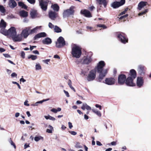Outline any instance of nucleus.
<instances>
[{
    "label": "nucleus",
    "instance_id": "obj_29",
    "mask_svg": "<svg viewBox=\"0 0 151 151\" xmlns=\"http://www.w3.org/2000/svg\"><path fill=\"white\" fill-rule=\"evenodd\" d=\"M30 15L32 18H34L37 16V11L32 10L30 12Z\"/></svg>",
    "mask_w": 151,
    "mask_h": 151
},
{
    "label": "nucleus",
    "instance_id": "obj_7",
    "mask_svg": "<svg viewBox=\"0 0 151 151\" xmlns=\"http://www.w3.org/2000/svg\"><path fill=\"white\" fill-rule=\"evenodd\" d=\"M39 4L41 8L44 11H46L47 9L48 4L49 3L48 0H40Z\"/></svg>",
    "mask_w": 151,
    "mask_h": 151
},
{
    "label": "nucleus",
    "instance_id": "obj_58",
    "mask_svg": "<svg viewBox=\"0 0 151 151\" xmlns=\"http://www.w3.org/2000/svg\"><path fill=\"white\" fill-rule=\"evenodd\" d=\"M95 106L96 108H99L100 110L101 109V106L100 105H99L98 104H96L95 105Z\"/></svg>",
    "mask_w": 151,
    "mask_h": 151
},
{
    "label": "nucleus",
    "instance_id": "obj_38",
    "mask_svg": "<svg viewBox=\"0 0 151 151\" xmlns=\"http://www.w3.org/2000/svg\"><path fill=\"white\" fill-rule=\"evenodd\" d=\"M37 58V56L33 55H31L28 57V58H31L32 60H36Z\"/></svg>",
    "mask_w": 151,
    "mask_h": 151
},
{
    "label": "nucleus",
    "instance_id": "obj_15",
    "mask_svg": "<svg viewBox=\"0 0 151 151\" xmlns=\"http://www.w3.org/2000/svg\"><path fill=\"white\" fill-rule=\"evenodd\" d=\"M107 70L106 69L103 70V68L102 72L101 73H100L99 76V80L100 82H101L103 78L105 76L107 73Z\"/></svg>",
    "mask_w": 151,
    "mask_h": 151
},
{
    "label": "nucleus",
    "instance_id": "obj_39",
    "mask_svg": "<svg viewBox=\"0 0 151 151\" xmlns=\"http://www.w3.org/2000/svg\"><path fill=\"white\" fill-rule=\"evenodd\" d=\"M49 129H47L46 132H52L53 129V127L50 125H49Z\"/></svg>",
    "mask_w": 151,
    "mask_h": 151
},
{
    "label": "nucleus",
    "instance_id": "obj_46",
    "mask_svg": "<svg viewBox=\"0 0 151 151\" xmlns=\"http://www.w3.org/2000/svg\"><path fill=\"white\" fill-rule=\"evenodd\" d=\"M48 26L49 28L52 29L54 28V26L52 24L51 22H49L48 24Z\"/></svg>",
    "mask_w": 151,
    "mask_h": 151
},
{
    "label": "nucleus",
    "instance_id": "obj_1",
    "mask_svg": "<svg viewBox=\"0 0 151 151\" xmlns=\"http://www.w3.org/2000/svg\"><path fill=\"white\" fill-rule=\"evenodd\" d=\"M105 63L104 61H101L97 64V66L94 69L91 70L87 77V80L89 81L93 80L96 77V71L98 73H101L102 70V68L105 66Z\"/></svg>",
    "mask_w": 151,
    "mask_h": 151
},
{
    "label": "nucleus",
    "instance_id": "obj_40",
    "mask_svg": "<svg viewBox=\"0 0 151 151\" xmlns=\"http://www.w3.org/2000/svg\"><path fill=\"white\" fill-rule=\"evenodd\" d=\"M35 68L36 70H37L41 69L42 68L39 64H37L35 65Z\"/></svg>",
    "mask_w": 151,
    "mask_h": 151
},
{
    "label": "nucleus",
    "instance_id": "obj_17",
    "mask_svg": "<svg viewBox=\"0 0 151 151\" xmlns=\"http://www.w3.org/2000/svg\"><path fill=\"white\" fill-rule=\"evenodd\" d=\"M48 14L49 18L52 20H55L57 17V14L52 11H50Z\"/></svg>",
    "mask_w": 151,
    "mask_h": 151
},
{
    "label": "nucleus",
    "instance_id": "obj_57",
    "mask_svg": "<svg viewBox=\"0 0 151 151\" xmlns=\"http://www.w3.org/2000/svg\"><path fill=\"white\" fill-rule=\"evenodd\" d=\"M86 109L88 110H90L91 109V107H90V106H88L87 105V106H86Z\"/></svg>",
    "mask_w": 151,
    "mask_h": 151
},
{
    "label": "nucleus",
    "instance_id": "obj_53",
    "mask_svg": "<svg viewBox=\"0 0 151 151\" xmlns=\"http://www.w3.org/2000/svg\"><path fill=\"white\" fill-rule=\"evenodd\" d=\"M63 91L65 93V95L68 97H70V95H69V93L68 92L65 90Z\"/></svg>",
    "mask_w": 151,
    "mask_h": 151
},
{
    "label": "nucleus",
    "instance_id": "obj_59",
    "mask_svg": "<svg viewBox=\"0 0 151 151\" xmlns=\"http://www.w3.org/2000/svg\"><path fill=\"white\" fill-rule=\"evenodd\" d=\"M32 52L35 54H38V55H39V52H38V51L37 50H34L32 51Z\"/></svg>",
    "mask_w": 151,
    "mask_h": 151
},
{
    "label": "nucleus",
    "instance_id": "obj_62",
    "mask_svg": "<svg viewBox=\"0 0 151 151\" xmlns=\"http://www.w3.org/2000/svg\"><path fill=\"white\" fill-rule=\"evenodd\" d=\"M96 144L97 145L99 146H101L102 145V144L99 141H97L96 142Z\"/></svg>",
    "mask_w": 151,
    "mask_h": 151
},
{
    "label": "nucleus",
    "instance_id": "obj_48",
    "mask_svg": "<svg viewBox=\"0 0 151 151\" xmlns=\"http://www.w3.org/2000/svg\"><path fill=\"white\" fill-rule=\"evenodd\" d=\"M27 1L31 4H34L35 2V0H27Z\"/></svg>",
    "mask_w": 151,
    "mask_h": 151
},
{
    "label": "nucleus",
    "instance_id": "obj_35",
    "mask_svg": "<svg viewBox=\"0 0 151 151\" xmlns=\"http://www.w3.org/2000/svg\"><path fill=\"white\" fill-rule=\"evenodd\" d=\"M54 30L55 32L57 33L61 32L62 31L61 29L57 26H55Z\"/></svg>",
    "mask_w": 151,
    "mask_h": 151
},
{
    "label": "nucleus",
    "instance_id": "obj_31",
    "mask_svg": "<svg viewBox=\"0 0 151 151\" xmlns=\"http://www.w3.org/2000/svg\"><path fill=\"white\" fill-rule=\"evenodd\" d=\"M92 110L93 112L95 113L99 116L100 117L101 116V114L100 111L97 110L96 109H92Z\"/></svg>",
    "mask_w": 151,
    "mask_h": 151
},
{
    "label": "nucleus",
    "instance_id": "obj_5",
    "mask_svg": "<svg viewBox=\"0 0 151 151\" xmlns=\"http://www.w3.org/2000/svg\"><path fill=\"white\" fill-rule=\"evenodd\" d=\"M117 37L119 40L122 43L125 44L128 42V39L126 37L125 34L123 33H118L117 35Z\"/></svg>",
    "mask_w": 151,
    "mask_h": 151
},
{
    "label": "nucleus",
    "instance_id": "obj_37",
    "mask_svg": "<svg viewBox=\"0 0 151 151\" xmlns=\"http://www.w3.org/2000/svg\"><path fill=\"white\" fill-rule=\"evenodd\" d=\"M0 11L2 13H4L5 12V9L4 7L0 5Z\"/></svg>",
    "mask_w": 151,
    "mask_h": 151
},
{
    "label": "nucleus",
    "instance_id": "obj_54",
    "mask_svg": "<svg viewBox=\"0 0 151 151\" xmlns=\"http://www.w3.org/2000/svg\"><path fill=\"white\" fill-rule=\"evenodd\" d=\"M25 54L24 52L22 51L21 53V56L23 58H25Z\"/></svg>",
    "mask_w": 151,
    "mask_h": 151
},
{
    "label": "nucleus",
    "instance_id": "obj_10",
    "mask_svg": "<svg viewBox=\"0 0 151 151\" xmlns=\"http://www.w3.org/2000/svg\"><path fill=\"white\" fill-rule=\"evenodd\" d=\"M125 1V0H121L120 1H115L111 4V6L114 9L117 8L124 4Z\"/></svg>",
    "mask_w": 151,
    "mask_h": 151
},
{
    "label": "nucleus",
    "instance_id": "obj_30",
    "mask_svg": "<svg viewBox=\"0 0 151 151\" xmlns=\"http://www.w3.org/2000/svg\"><path fill=\"white\" fill-rule=\"evenodd\" d=\"M6 26V22L3 19H1L0 23V27L1 28H5Z\"/></svg>",
    "mask_w": 151,
    "mask_h": 151
},
{
    "label": "nucleus",
    "instance_id": "obj_28",
    "mask_svg": "<svg viewBox=\"0 0 151 151\" xmlns=\"http://www.w3.org/2000/svg\"><path fill=\"white\" fill-rule=\"evenodd\" d=\"M49 100V99H43L42 100L40 101H37L34 104H32V106H37L38 105V104H41L44 102L46 101H48Z\"/></svg>",
    "mask_w": 151,
    "mask_h": 151
},
{
    "label": "nucleus",
    "instance_id": "obj_33",
    "mask_svg": "<svg viewBox=\"0 0 151 151\" xmlns=\"http://www.w3.org/2000/svg\"><path fill=\"white\" fill-rule=\"evenodd\" d=\"M0 32L1 34L5 35H7L8 30L6 31L5 28H2L0 30Z\"/></svg>",
    "mask_w": 151,
    "mask_h": 151
},
{
    "label": "nucleus",
    "instance_id": "obj_63",
    "mask_svg": "<svg viewBox=\"0 0 151 151\" xmlns=\"http://www.w3.org/2000/svg\"><path fill=\"white\" fill-rule=\"evenodd\" d=\"M36 46H31L30 45V50L32 51L34 49V47H36Z\"/></svg>",
    "mask_w": 151,
    "mask_h": 151
},
{
    "label": "nucleus",
    "instance_id": "obj_32",
    "mask_svg": "<svg viewBox=\"0 0 151 151\" xmlns=\"http://www.w3.org/2000/svg\"><path fill=\"white\" fill-rule=\"evenodd\" d=\"M18 4L19 6L22 7V8H23L24 9H27V6L22 2L20 1L18 2Z\"/></svg>",
    "mask_w": 151,
    "mask_h": 151
},
{
    "label": "nucleus",
    "instance_id": "obj_8",
    "mask_svg": "<svg viewBox=\"0 0 151 151\" xmlns=\"http://www.w3.org/2000/svg\"><path fill=\"white\" fill-rule=\"evenodd\" d=\"M31 28V27H28L23 30L21 34L22 36L26 38L29 35L31 34L30 33V29Z\"/></svg>",
    "mask_w": 151,
    "mask_h": 151
},
{
    "label": "nucleus",
    "instance_id": "obj_64",
    "mask_svg": "<svg viewBox=\"0 0 151 151\" xmlns=\"http://www.w3.org/2000/svg\"><path fill=\"white\" fill-rule=\"evenodd\" d=\"M54 58H58L60 59V57L58 55H54Z\"/></svg>",
    "mask_w": 151,
    "mask_h": 151
},
{
    "label": "nucleus",
    "instance_id": "obj_25",
    "mask_svg": "<svg viewBox=\"0 0 151 151\" xmlns=\"http://www.w3.org/2000/svg\"><path fill=\"white\" fill-rule=\"evenodd\" d=\"M97 3L99 4H103L104 6L106 7L107 5V2L106 0H96Z\"/></svg>",
    "mask_w": 151,
    "mask_h": 151
},
{
    "label": "nucleus",
    "instance_id": "obj_55",
    "mask_svg": "<svg viewBox=\"0 0 151 151\" xmlns=\"http://www.w3.org/2000/svg\"><path fill=\"white\" fill-rule=\"evenodd\" d=\"M51 111L54 113H57V109L55 108H53L51 110Z\"/></svg>",
    "mask_w": 151,
    "mask_h": 151
},
{
    "label": "nucleus",
    "instance_id": "obj_18",
    "mask_svg": "<svg viewBox=\"0 0 151 151\" xmlns=\"http://www.w3.org/2000/svg\"><path fill=\"white\" fill-rule=\"evenodd\" d=\"M12 39L14 42H20L22 40V37L21 35H17L16 34Z\"/></svg>",
    "mask_w": 151,
    "mask_h": 151
},
{
    "label": "nucleus",
    "instance_id": "obj_21",
    "mask_svg": "<svg viewBox=\"0 0 151 151\" xmlns=\"http://www.w3.org/2000/svg\"><path fill=\"white\" fill-rule=\"evenodd\" d=\"M147 3V2L141 1L138 4L137 9L139 10H141L143 7L146 5Z\"/></svg>",
    "mask_w": 151,
    "mask_h": 151
},
{
    "label": "nucleus",
    "instance_id": "obj_4",
    "mask_svg": "<svg viewBox=\"0 0 151 151\" xmlns=\"http://www.w3.org/2000/svg\"><path fill=\"white\" fill-rule=\"evenodd\" d=\"M75 7L71 6L69 9L64 11L63 15L64 18L68 17L71 15H73L75 12Z\"/></svg>",
    "mask_w": 151,
    "mask_h": 151
},
{
    "label": "nucleus",
    "instance_id": "obj_51",
    "mask_svg": "<svg viewBox=\"0 0 151 151\" xmlns=\"http://www.w3.org/2000/svg\"><path fill=\"white\" fill-rule=\"evenodd\" d=\"M50 59H46L45 60H42V61L44 63H45L47 64H48V62H50Z\"/></svg>",
    "mask_w": 151,
    "mask_h": 151
},
{
    "label": "nucleus",
    "instance_id": "obj_44",
    "mask_svg": "<svg viewBox=\"0 0 151 151\" xmlns=\"http://www.w3.org/2000/svg\"><path fill=\"white\" fill-rule=\"evenodd\" d=\"M128 9V8H126L124 11L122 12L119 15V16H121L125 14L126 13V12L127 11Z\"/></svg>",
    "mask_w": 151,
    "mask_h": 151
},
{
    "label": "nucleus",
    "instance_id": "obj_3",
    "mask_svg": "<svg viewBox=\"0 0 151 151\" xmlns=\"http://www.w3.org/2000/svg\"><path fill=\"white\" fill-rule=\"evenodd\" d=\"M71 54L73 57L79 58L81 54V48L76 45H73L72 48Z\"/></svg>",
    "mask_w": 151,
    "mask_h": 151
},
{
    "label": "nucleus",
    "instance_id": "obj_60",
    "mask_svg": "<svg viewBox=\"0 0 151 151\" xmlns=\"http://www.w3.org/2000/svg\"><path fill=\"white\" fill-rule=\"evenodd\" d=\"M68 124L69 125V127L70 129H71L73 127V125L70 122H68Z\"/></svg>",
    "mask_w": 151,
    "mask_h": 151
},
{
    "label": "nucleus",
    "instance_id": "obj_50",
    "mask_svg": "<svg viewBox=\"0 0 151 151\" xmlns=\"http://www.w3.org/2000/svg\"><path fill=\"white\" fill-rule=\"evenodd\" d=\"M28 101L27 100H26L24 102V105L25 106H29V104L28 103Z\"/></svg>",
    "mask_w": 151,
    "mask_h": 151
},
{
    "label": "nucleus",
    "instance_id": "obj_19",
    "mask_svg": "<svg viewBox=\"0 0 151 151\" xmlns=\"http://www.w3.org/2000/svg\"><path fill=\"white\" fill-rule=\"evenodd\" d=\"M8 5L10 8H13L17 6V4L14 0H9Z\"/></svg>",
    "mask_w": 151,
    "mask_h": 151
},
{
    "label": "nucleus",
    "instance_id": "obj_36",
    "mask_svg": "<svg viewBox=\"0 0 151 151\" xmlns=\"http://www.w3.org/2000/svg\"><path fill=\"white\" fill-rule=\"evenodd\" d=\"M41 139H43V137L41 136H36L34 138L36 142H38Z\"/></svg>",
    "mask_w": 151,
    "mask_h": 151
},
{
    "label": "nucleus",
    "instance_id": "obj_41",
    "mask_svg": "<svg viewBox=\"0 0 151 151\" xmlns=\"http://www.w3.org/2000/svg\"><path fill=\"white\" fill-rule=\"evenodd\" d=\"M9 142L10 143L11 145L13 146L14 148L15 149L16 148V146L15 144L11 140V139L10 138V139L9 140Z\"/></svg>",
    "mask_w": 151,
    "mask_h": 151
},
{
    "label": "nucleus",
    "instance_id": "obj_6",
    "mask_svg": "<svg viewBox=\"0 0 151 151\" xmlns=\"http://www.w3.org/2000/svg\"><path fill=\"white\" fill-rule=\"evenodd\" d=\"M65 45H66V44L63 38L62 37H59L56 42V47L58 48H60L64 46Z\"/></svg>",
    "mask_w": 151,
    "mask_h": 151
},
{
    "label": "nucleus",
    "instance_id": "obj_49",
    "mask_svg": "<svg viewBox=\"0 0 151 151\" xmlns=\"http://www.w3.org/2000/svg\"><path fill=\"white\" fill-rule=\"evenodd\" d=\"M128 16V14H126L124 16H122L119 18V19H122L125 18L127 17Z\"/></svg>",
    "mask_w": 151,
    "mask_h": 151
},
{
    "label": "nucleus",
    "instance_id": "obj_27",
    "mask_svg": "<svg viewBox=\"0 0 151 151\" xmlns=\"http://www.w3.org/2000/svg\"><path fill=\"white\" fill-rule=\"evenodd\" d=\"M51 8L54 11L56 12H58L59 9V7L57 4H52L51 6Z\"/></svg>",
    "mask_w": 151,
    "mask_h": 151
},
{
    "label": "nucleus",
    "instance_id": "obj_11",
    "mask_svg": "<svg viewBox=\"0 0 151 151\" xmlns=\"http://www.w3.org/2000/svg\"><path fill=\"white\" fill-rule=\"evenodd\" d=\"M17 34L16 28L14 27H11L8 30L7 35L12 38Z\"/></svg>",
    "mask_w": 151,
    "mask_h": 151
},
{
    "label": "nucleus",
    "instance_id": "obj_16",
    "mask_svg": "<svg viewBox=\"0 0 151 151\" xmlns=\"http://www.w3.org/2000/svg\"><path fill=\"white\" fill-rule=\"evenodd\" d=\"M115 80L113 78H106L105 79V83L108 85H112L115 82Z\"/></svg>",
    "mask_w": 151,
    "mask_h": 151
},
{
    "label": "nucleus",
    "instance_id": "obj_12",
    "mask_svg": "<svg viewBox=\"0 0 151 151\" xmlns=\"http://www.w3.org/2000/svg\"><path fill=\"white\" fill-rule=\"evenodd\" d=\"M126 76L123 74L120 75L119 76L118 78V83L120 85L123 84L126 81Z\"/></svg>",
    "mask_w": 151,
    "mask_h": 151
},
{
    "label": "nucleus",
    "instance_id": "obj_9",
    "mask_svg": "<svg viewBox=\"0 0 151 151\" xmlns=\"http://www.w3.org/2000/svg\"><path fill=\"white\" fill-rule=\"evenodd\" d=\"M146 70V68L143 65H140L138 66V73L141 76H143L145 75Z\"/></svg>",
    "mask_w": 151,
    "mask_h": 151
},
{
    "label": "nucleus",
    "instance_id": "obj_56",
    "mask_svg": "<svg viewBox=\"0 0 151 151\" xmlns=\"http://www.w3.org/2000/svg\"><path fill=\"white\" fill-rule=\"evenodd\" d=\"M3 55L6 58H9L11 57L10 55L8 54H3Z\"/></svg>",
    "mask_w": 151,
    "mask_h": 151
},
{
    "label": "nucleus",
    "instance_id": "obj_2",
    "mask_svg": "<svg viewBox=\"0 0 151 151\" xmlns=\"http://www.w3.org/2000/svg\"><path fill=\"white\" fill-rule=\"evenodd\" d=\"M130 76L127 78L125 82L126 84L129 86H133L135 85V83L133 82V79L136 77V73L134 69L130 70Z\"/></svg>",
    "mask_w": 151,
    "mask_h": 151
},
{
    "label": "nucleus",
    "instance_id": "obj_45",
    "mask_svg": "<svg viewBox=\"0 0 151 151\" xmlns=\"http://www.w3.org/2000/svg\"><path fill=\"white\" fill-rule=\"evenodd\" d=\"M75 147L77 148H81L82 146L80 145V143L79 142H77L76 143Z\"/></svg>",
    "mask_w": 151,
    "mask_h": 151
},
{
    "label": "nucleus",
    "instance_id": "obj_42",
    "mask_svg": "<svg viewBox=\"0 0 151 151\" xmlns=\"http://www.w3.org/2000/svg\"><path fill=\"white\" fill-rule=\"evenodd\" d=\"M97 26L100 27H102L104 29L107 28V27L104 24H98L97 25Z\"/></svg>",
    "mask_w": 151,
    "mask_h": 151
},
{
    "label": "nucleus",
    "instance_id": "obj_24",
    "mask_svg": "<svg viewBox=\"0 0 151 151\" xmlns=\"http://www.w3.org/2000/svg\"><path fill=\"white\" fill-rule=\"evenodd\" d=\"M19 15L23 17H26L28 16V12L24 10H21L19 12Z\"/></svg>",
    "mask_w": 151,
    "mask_h": 151
},
{
    "label": "nucleus",
    "instance_id": "obj_26",
    "mask_svg": "<svg viewBox=\"0 0 151 151\" xmlns=\"http://www.w3.org/2000/svg\"><path fill=\"white\" fill-rule=\"evenodd\" d=\"M41 26H37L32 29H30V33L31 34H32L36 32L38 29L41 28Z\"/></svg>",
    "mask_w": 151,
    "mask_h": 151
},
{
    "label": "nucleus",
    "instance_id": "obj_23",
    "mask_svg": "<svg viewBox=\"0 0 151 151\" xmlns=\"http://www.w3.org/2000/svg\"><path fill=\"white\" fill-rule=\"evenodd\" d=\"M42 42L44 44L49 45L51 43L52 41L50 38L47 37L44 39Z\"/></svg>",
    "mask_w": 151,
    "mask_h": 151
},
{
    "label": "nucleus",
    "instance_id": "obj_52",
    "mask_svg": "<svg viewBox=\"0 0 151 151\" xmlns=\"http://www.w3.org/2000/svg\"><path fill=\"white\" fill-rule=\"evenodd\" d=\"M17 74L14 72L11 75V76L12 78H13L14 77H17Z\"/></svg>",
    "mask_w": 151,
    "mask_h": 151
},
{
    "label": "nucleus",
    "instance_id": "obj_22",
    "mask_svg": "<svg viewBox=\"0 0 151 151\" xmlns=\"http://www.w3.org/2000/svg\"><path fill=\"white\" fill-rule=\"evenodd\" d=\"M81 14L84 15V16L87 17H91V14L90 12L88 10H84L83 11L81 10Z\"/></svg>",
    "mask_w": 151,
    "mask_h": 151
},
{
    "label": "nucleus",
    "instance_id": "obj_14",
    "mask_svg": "<svg viewBox=\"0 0 151 151\" xmlns=\"http://www.w3.org/2000/svg\"><path fill=\"white\" fill-rule=\"evenodd\" d=\"M144 81L142 77H138L137 78V85L139 87H141L143 85Z\"/></svg>",
    "mask_w": 151,
    "mask_h": 151
},
{
    "label": "nucleus",
    "instance_id": "obj_61",
    "mask_svg": "<svg viewBox=\"0 0 151 151\" xmlns=\"http://www.w3.org/2000/svg\"><path fill=\"white\" fill-rule=\"evenodd\" d=\"M20 115V114L19 112H17L15 114V117L17 118L19 117Z\"/></svg>",
    "mask_w": 151,
    "mask_h": 151
},
{
    "label": "nucleus",
    "instance_id": "obj_34",
    "mask_svg": "<svg viewBox=\"0 0 151 151\" xmlns=\"http://www.w3.org/2000/svg\"><path fill=\"white\" fill-rule=\"evenodd\" d=\"M44 117L46 119H49L52 121H55V119L54 117L50 116L49 115H48L47 116H45Z\"/></svg>",
    "mask_w": 151,
    "mask_h": 151
},
{
    "label": "nucleus",
    "instance_id": "obj_47",
    "mask_svg": "<svg viewBox=\"0 0 151 151\" xmlns=\"http://www.w3.org/2000/svg\"><path fill=\"white\" fill-rule=\"evenodd\" d=\"M87 104L86 103H84L83 104V105L81 107V109L83 110H85L86 108V106H87Z\"/></svg>",
    "mask_w": 151,
    "mask_h": 151
},
{
    "label": "nucleus",
    "instance_id": "obj_20",
    "mask_svg": "<svg viewBox=\"0 0 151 151\" xmlns=\"http://www.w3.org/2000/svg\"><path fill=\"white\" fill-rule=\"evenodd\" d=\"M46 36V34L44 32L39 33L36 35L34 37V40H35L38 38L44 37Z\"/></svg>",
    "mask_w": 151,
    "mask_h": 151
},
{
    "label": "nucleus",
    "instance_id": "obj_13",
    "mask_svg": "<svg viewBox=\"0 0 151 151\" xmlns=\"http://www.w3.org/2000/svg\"><path fill=\"white\" fill-rule=\"evenodd\" d=\"M92 60L91 56L90 55H87L84 57L82 60V63L83 64H88L91 63Z\"/></svg>",
    "mask_w": 151,
    "mask_h": 151
},
{
    "label": "nucleus",
    "instance_id": "obj_43",
    "mask_svg": "<svg viewBox=\"0 0 151 151\" xmlns=\"http://www.w3.org/2000/svg\"><path fill=\"white\" fill-rule=\"evenodd\" d=\"M148 12V9H145L144 11L138 14L139 16H141L143 14H145V13H147Z\"/></svg>",
    "mask_w": 151,
    "mask_h": 151
}]
</instances>
